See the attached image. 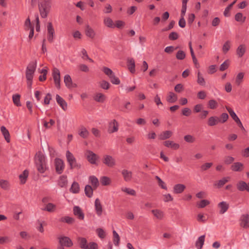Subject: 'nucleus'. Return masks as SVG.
<instances>
[{"label": "nucleus", "mask_w": 249, "mask_h": 249, "mask_svg": "<svg viewBox=\"0 0 249 249\" xmlns=\"http://www.w3.org/2000/svg\"><path fill=\"white\" fill-rule=\"evenodd\" d=\"M163 144L167 147H170L174 150H177L179 148V144L174 142L172 141H166L163 142Z\"/></svg>", "instance_id": "obj_21"}, {"label": "nucleus", "mask_w": 249, "mask_h": 249, "mask_svg": "<svg viewBox=\"0 0 249 249\" xmlns=\"http://www.w3.org/2000/svg\"><path fill=\"white\" fill-rule=\"evenodd\" d=\"M85 34L91 38H93L95 35L94 30L89 25L86 26Z\"/></svg>", "instance_id": "obj_27"}, {"label": "nucleus", "mask_w": 249, "mask_h": 249, "mask_svg": "<svg viewBox=\"0 0 249 249\" xmlns=\"http://www.w3.org/2000/svg\"><path fill=\"white\" fill-rule=\"evenodd\" d=\"M155 178L157 180L158 182L159 185L162 188L165 190H167V187L165 184L164 181H163L158 176L155 177Z\"/></svg>", "instance_id": "obj_55"}, {"label": "nucleus", "mask_w": 249, "mask_h": 249, "mask_svg": "<svg viewBox=\"0 0 249 249\" xmlns=\"http://www.w3.org/2000/svg\"><path fill=\"white\" fill-rule=\"evenodd\" d=\"M29 175V171L27 170H25L22 174L19 176V178L20 180V183L24 184L25 183L27 178Z\"/></svg>", "instance_id": "obj_31"}, {"label": "nucleus", "mask_w": 249, "mask_h": 249, "mask_svg": "<svg viewBox=\"0 0 249 249\" xmlns=\"http://www.w3.org/2000/svg\"><path fill=\"white\" fill-rule=\"evenodd\" d=\"M217 102L214 99L210 100L208 102V107L211 109H214L217 107Z\"/></svg>", "instance_id": "obj_53"}, {"label": "nucleus", "mask_w": 249, "mask_h": 249, "mask_svg": "<svg viewBox=\"0 0 249 249\" xmlns=\"http://www.w3.org/2000/svg\"><path fill=\"white\" fill-rule=\"evenodd\" d=\"M246 51V47L245 44L240 45L236 50V54L239 57H242Z\"/></svg>", "instance_id": "obj_26"}, {"label": "nucleus", "mask_w": 249, "mask_h": 249, "mask_svg": "<svg viewBox=\"0 0 249 249\" xmlns=\"http://www.w3.org/2000/svg\"><path fill=\"white\" fill-rule=\"evenodd\" d=\"M122 174L124 177V179L126 181H130L132 178V172L127 170H122Z\"/></svg>", "instance_id": "obj_33"}, {"label": "nucleus", "mask_w": 249, "mask_h": 249, "mask_svg": "<svg viewBox=\"0 0 249 249\" xmlns=\"http://www.w3.org/2000/svg\"><path fill=\"white\" fill-rule=\"evenodd\" d=\"M105 24L109 28H114L115 25L113 24V21L110 18H106L104 20Z\"/></svg>", "instance_id": "obj_47"}, {"label": "nucleus", "mask_w": 249, "mask_h": 249, "mask_svg": "<svg viewBox=\"0 0 249 249\" xmlns=\"http://www.w3.org/2000/svg\"><path fill=\"white\" fill-rule=\"evenodd\" d=\"M186 188L185 185L182 184H177L174 185L173 192L175 194H180L182 193Z\"/></svg>", "instance_id": "obj_20"}, {"label": "nucleus", "mask_w": 249, "mask_h": 249, "mask_svg": "<svg viewBox=\"0 0 249 249\" xmlns=\"http://www.w3.org/2000/svg\"><path fill=\"white\" fill-rule=\"evenodd\" d=\"M179 36L177 32H171L168 36L169 39L170 40H175L178 39Z\"/></svg>", "instance_id": "obj_60"}, {"label": "nucleus", "mask_w": 249, "mask_h": 249, "mask_svg": "<svg viewBox=\"0 0 249 249\" xmlns=\"http://www.w3.org/2000/svg\"><path fill=\"white\" fill-rule=\"evenodd\" d=\"M244 73L243 72H239L237 74L236 78V83L237 84V85H239L240 84L244 77Z\"/></svg>", "instance_id": "obj_64"}, {"label": "nucleus", "mask_w": 249, "mask_h": 249, "mask_svg": "<svg viewBox=\"0 0 249 249\" xmlns=\"http://www.w3.org/2000/svg\"><path fill=\"white\" fill-rule=\"evenodd\" d=\"M205 235L200 236L196 242V247L197 249H201L204 245L205 241Z\"/></svg>", "instance_id": "obj_32"}, {"label": "nucleus", "mask_w": 249, "mask_h": 249, "mask_svg": "<svg viewBox=\"0 0 249 249\" xmlns=\"http://www.w3.org/2000/svg\"><path fill=\"white\" fill-rule=\"evenodd\" d=\"M234 160V158L231 156H226L224 158V162L226 164L229 165L232 163Z\"/></svg>", "instance_id": "obj_61"}, {"label": "nucleus", "mask_w": 249, "mask_h": 249, "mask_svg": "<svg viewBox=\"0 0 249 249\" xmlns=\"http://www.w3.org/2000/svg\"><path fill=\"white\" fill-rule=\"evenodd\" d=\"M102 71L108 77H109L110 76H111L114 73L113 71L110 68L107 67H104L103 68Z\"/></svg>", "instance_id": "obj_56"}, {"label": "nucleus", "mask_w": 249, "mask_h": 249, "mask_svg": "<svg viewBox=\"0 0 249 249\" xmlns=\"http://www.w3.org/2000/svg\"><path fill=\"white\" fill-rule=\"evenodd\" d=\"M58 185L61 188H66L68 184L67 177L66 175H62L59 177L58 180Z\"/></svg>", "instance_id": "obj_16"}, {"label": "nucleus", "mask_w": 249, "mask_h": 249, "mask_svg": "<svg viewBox=\"0 0 249 249\" xmlns=\"http://www.w3.org/2000/svg\"><path fill=\"white\" fill-rule=\"evenodd\" d=\"M38 7L41 17L43 18H46L51 11V0H38Z\"/></svg>", "instance_id": "obj_1"}, {"label": "nucleus", "mask_w": 249, "mask_h": 249, "mask_svg": "<svg viewBox=\"0 0 249 249\" xmlns=\"http://www.w3.org/2000/svg\"><path fill=\"white\" fill-rule=\"evenodd\" d=\"M20 95L19 94H14L12 96L13 103L17 107H21V104L20 101Z\"/></svg>", "instance_id": "obj_36"}, {"label": "nucleus", "mask_w": 249, "mask_h": 249, "mask_svg": "<svg viewBox=\"0 0 249 249\" xmlns=\"http://www.w3.org/2000/svg\"><path fill=\"white\" fill-rule=\"evenodd\" d=\"M113 243L116 246H119L120 243V236L117 232L114 230L113 231Z\"/></svg>", "instance_id": "obj_46"}, {"label": "nucleus", "mask_w": 249, "mask_h": 249, "mask_svg": "<svg viewBox=\"0 0 249 249\" xmlns=\"http://www.w3.org/2000/svg\"><path fill=\"white\" fill-rule=\"evenodd\" d=\"M59 244L61 245L70 248L73 246V243L71 240L68 236H61L58 237Z\"/></svg>", "instance_id": "obj_6"}, {"label": "nucleus", "mask_w": 249, "mask_h": 249, "mask_svg": "<svg viewBox=\"0 0 249 249\" xmlns=\"http://www.w3.org/2000/svg\"><path fill=\"white\" fill-rule=\"evenodd\" d=\"M230 65V61L229 59L225 60L220 66L219 70L223 71L227 69Z\"/></svg>", "instance_id": "obj_52"}, {"label": "nucleus", "mask_w": 249, "mask_h": 249, "mask_svg": "<svg viewBox=\"0 0 249 249\" xmlns=\"http://www.w3.org/2000/svg\"><path fill=\"white\" fill-rule=\"evenodd\" d=\"M119 124L118 122L114 119L108 124L107 132L109 133H113L118 130Z\"/></svg>", "instance_id": "obj_8"}, {"label": "nucleus", "mask_w": 249, "mask_h": 249, "mask_svg": "<svg viewBox=\"0 0 249 249\" xmlns=\"http://www.w3.org/2000/svg\"><path fill=\"white\" fill-rule=\"evenodd\" d=\"M109 78L111 82L113 84L119 85L120 83L119 79L115 75L114 73Z\"/></svg>", "instance_id": "obj_54"}, {"label": "nucleus", "mask_w": 249, "mask_h": 249, "mask_svg": "<svg viewBox=\"0 0 249 249\" xmlns=\"http://www.w3.org/2000/svg\"><path fill=\"white\" fill-rule=\"evenodd\" d=\"M0 131L4 136L5 141L7 142H10V135L8 129H7L4 126H2L0 127Z\"/></svg>", "instance_id": "obj_24"}, {"label": "nucleus", "mask_w": 249, "mask_h": 249, "mask_svg": "<svg viewBox=\"0 0 249 249\" xmlns=\"http://www.w3.org/2000/svg\"><path fill=\"white\" fill-rule=\"evenodd\" d=\"M95 209L97 214L101 216L103 212V208L99 198H96L95 200Z\"/></svg>", "instance_id": "obj_17"}, {"label": "nucleus", "mask_w": 249, "mask_h": 249, "mask_svg": "<svg viewBox=\"0 0 249 249\" xmlns=\"http://www.w3.org/2000/svg\"><path fill=\"white\" fill-rule=\"evenodd\" d=\"M246 19V17H243L242 13H237L235 15V20L238 22H241L242 23L245 22Z\"/></svg>", "instance_id": "obj_44"}, {"label": "nucleus", "mask_w": 249, "mask_h": 249, "mask_svg": "<svg viewBox=\"0 0 249 249\" xmlns=\"http://www.w3.org/2000/svg\"><path fill=\"white\" fill-rule=\"evenodd\" d=\"M173 134V132L170 130H166L162 132L159 136V139L164 140L170 138Z\"/></svg>", "instance_id": "obj_23"}, {"label": "nucleus", "mask_w": 249, "mask_h": 249, "mask_svg": "<svg viewBox=\"0 0 249 249\" xmlns=\"http://www.w3.org/2000/svg\"><path fill=\"white\" fill-rule=\"evenodd\" d=\"M95 101L99 103H103L106 99L105 95L101 93H97L93 97Z\"/></svg>", "instance_id": "obj_37"}, {"label": "nucleus", "mask_w": 249, "mask_h": 249, "mask_svg": "<svg viewBox=\"0 0 249 249\" xmlns=\"http://www.w3.org/2000/svg\"><path fill=\"white\" fill-rule=\"evenodd\" d=\"M35 162L37 171L40 173H44L47 167L45 156L41 151H38L35 155Z\"/></svg>", "instance_id": "obj_2"}, {"label": "nucleus", "mask_w": 249, "mask_h": 249, "mask_svg": "<svg viewBox=\"0 0 249 249\" xmlns=\"http://www.w3.org/2000/svg\"><path fill=\"white\" fill-rule=\"evenodd\" d=\"M166 97V100L169 103H175L178 100L177 95L173 92H169Z\"/></svg>", "instance_id": "obj_29"}, {"label": "nucleus", "mask_w": 249, "mask_h": 249, "mask_svg": "<svg viewBox=\"0 0 249 249\" xmlns=\"http://www.w3.org/2000/svg\"><path fill=\"white\" fill-rule=\"evenodd\" d=\"M64 82L66 86L69 88L71 89V88L72 86V79L71 78V77L69 74H66L65 75L64 78Z\"/></svg>", "instance_id": "obj_35"}, {"label": "nucleus", "mask_w": 249, "mask_h": 249, "mask_svg": "<svg viewBox=\"0 0 249 249\" xmlns=\"http://www.w3.org/2000/svg\"><path fill=\"white\" fill-rule=\"evenodd\" d=\"M210 204V201L206 199H203L200 201L199 204H198V207L203 208Z\"/></svg>", "instance_id": "obj_63"}, {"label": "nucleus", "mask_w": 249, "mask_h": 249, "mask_svg": "<svg viewBox=\"0 0 249 249\" xmlns=\"http://www.w3.org/2000/svg\"><path fill=\"white\" fill-rule=\"evenodd\" d=\"M184 140L189 143H193L195 141V138L191 135H187L184 137Z\"/></svg>", "instance_id": "obj_62"}, {"label": "nucleus", "mask_w": 249, "mask_h": 249, "mask_svg": "<svg viewBox=\"0 0 249 249\" xmlns=\"http://www.w3.org/2000/svg\"><path fill=\"white\" fill-rule=\"evenodd\" d=\"M178 48V46L176 47H174L173 46H167L165 48L164 52L167 53H171L175 50H177Z\"/></svg>", "instance_id": "obj_59"}, {"label": "nucleus", "mask_w": 249, "mask_h": 249, "mask_svg": "<svg viewBox=\"0 0 249 249\" xmlns=\"http://www.w3.org/2000/svg\"><path fill=\"white\" fill-rule=\"evenodd\" d=\"M52 75L56 88L58 89H60V73L59 70L57 68H54L53 71Z\"/></svg>", "instance_id": "obj_4"}, {"label": "nucleus", "mask_w": 249, "mask_h": 249, "mask_svg": "<svg viewBox=\"0 0 249 249\" xmlns=\"http://www.w3.org/2000/svg\"><path fill=\"white\" fill-rule=\"evenodd\" d=\"M93 190H95L93 187L89 185H86L84 190L86 196L89 198L91 197L93 195Z\"/></svg>", "instance_id": "obj_28"}, {"label": "nucleus", "mask_w": 249, "mask_h": 249, "mask_svg": "<svg viewBox=\"0 0 249 249\" xmlns=\"http://www.w3.org/2000/svg\"><path fill=\"white\" fill-rule=\"evenodd\" d=\"M48 40L52 43L53 42L54 36V30L52 22H50L47 24Z\"/></svg>", "instance_id": "obj_9"}, {"label": "nucleus", "mask_w": 249, "mask_h": 249, "mask_svg": "<svg viewBox=\"0 0 249 249\" xmlns=\"http://www.w3.org/2000/svg\"><path fill=\"white\" fill-rule=\"evenodd\" d=\"M244 168V164L240 162H234L231 166V169L234 172H242Z\"/></svg>", "instance_id": "obj_12"}, {"label": "nucleus", "mask_w": 249, "mask_h": 249, "mask_svg": "<svg viewBox=\"0 0 249 249\" xmlns=\"http://www.w3.org/2000/svg\"><path fill=\"white\" fill-rule=\"evenodd\" d=\"M221 122L220 118L217 116H212L208 120V125L210 126H213Z\"/></svg>", "instance_id": "obj_15"}, {"label": "nucleus", "mask_w": 249, "mask_h": 249, "mask_svg": "<svg viewBox=\"0 0 249 249\" xmlns=\"http://www.w3.org/2000/svg\"><path fill=\"white\" fill-rule=\"evenodd\" d=\"M59 221L62 222H65L68 224H72L74 222L75 220L72 217H70L68 216H66L61 217L59 219Z\"/></svg>", "instance_id": "obj_38"}, {"label": "nucleus", "mask_w": 249, "mask_h": 249, "mask_svg": "<svg viewBox=\"0 0 249 249\" xmlns=\"http://www.w3.org/2000/svg\"><path fill=\"white\" fill-rule=\"evenodd\" d=\"M78 134L83 138L86 139L89 136V132L86 127L82 126L80 128Z\"/></svg>", "instance_id": "obj_34"}, {"label": "nucleus", "mask_w": 249, "mask_h": 249, "mask_svg": "<svg viewBox=\"0 0 249 249\" xmlns=\"http://www.w3.org/2000/svg\"><path fill=\"white\" fill-rule=\"evenodd\" d=\"M151 212L154 214V215L159 220H161L164 217L163 212L160 210H152Z\"/></svg>", "instance_id": "obj_30"}, {"label": "nucleus", "mask_w": 249, "mask_h": 249, "mask_svg": "<svg viewBox=\"0 0 249 249\" xmlns=\"http://www.w3.org/2000/svg\"><path fill=\"white\" fill-rule=\"evenodd\" d=\"M54 166L56 172L58 174H62L65 167L63 160L59 158H55L54 160Z\"/></svg>", "instance_id": "obj_5"}, {"label": "nucleus", "mask_w": 249, "mask_h": 249, "mask_svg": "<svg viewBox=\"0 0 249 249\" xmlns=\"http://www.w3.org/2000/svg\"><path fill=\"white\" fill-rule=\"evenodd\" d=\"M55 205L52 203H49L46 205L44 208L42 209V210L49 212H53L55 211Z\"/></svg>", "instance_id": "obj_41"}, {"label": "nucleus", "mask_w": 249, "mask_h": 249, "mask_svg": "<svg viewBox=\"0 0 249 249\" xmlns=\"http://www.w3.org/2000/svg\"><path fill=\"white\" fill-rule=\"evenodd\" d=\"M100 87L104 89H108L110 88V84L106 80H102L100 83Z\"/></svg>", "instance_id": "obj_57"}, {"label": "nucleus", "mask_w": 249, "mask_h": 249, "mask_svg": "<svg viewBox=\"0 0 249 249\" xmlns=\"http://www.w3.org/2000/svg\"><path fill=\"white\" fill-rule=\"evenodd\" d=\"M80 190L79 185L77 182L74 181L70 188V191L73 193L76 194L79 193Z\"/></svg>", "instance_id": "obj_40"}, {"label": "nucleus", "mask_w": 249, "mask_h": 249, "mask_svg": "<svg viewBox=\"0 0 249 249\" xmlns=\"http://www.w3.org/2000/svg\"><path fill=\"white\" fill-rule=\"evenodd\" d=\"M77 241L79 247L82 249H88V241L86 238L79 237L77 238Z\"/></svg>", "instance_id": "obj_18"}, {"label": "nucleus", "mask_w": 249, "mask_h": 249, "mask_svg": "<svg viewBox=\"0 0 249 249\" xmlns=\"http://www.w3.org/2000/svg\"><path fill=\"white\" fill-rule=\"evenodd\" d=\"M66 156L67 160L70 165L71 169L74 168L79 169L81 168V164L77 162L73 155L70 151L68 150L66 151Z\"/></svg>", "instance_id": "obj_3"}, {"label": "nucleus", "mask_w": 249, "mask_h": 249, "mask_svg": "<svg viewBox=\"0 0 249 249\" xmlns=\"http://www.w3.org/2000/svg\"><path fill=\"white\" fill-rule=\"evenodd\" d=\"M89 179L92 185L93 186L92 187H93L94 189H96L99 185V182L98 178L96 177L92 176H90Z\"/></svg>", "instance_id": "obj_39"}, {"label": "nucleus", "mask_w": 249, "mask_h": 249, "mask_svg": "<svg viewBox=\"0 0 249 249\" xmlns=\"http://www.w3.org/2000/svg\"><path fill=\"white\" fill-rule=\"evenodd\" d=\"M232 119L236 123L238 126L244 131H246L245 128L244 127L241 121L238 117V116L235 115L233 117H232Z\"/></svg>", "instance_id": "obj_49"}, {"label": "nucleus", "mask_w": 249, "mask_h": 249, "mask_svg": "<svg viewBox=\"0 0 249 249\" xmlns=\"http://www.w3.org/2000/svg\"><path fill=\"white\" fill-rule=\"evenodd\" d=\"M185 53L182 50H179L178 51L176 55V58L180 60L184 59L185 58Z\"/></svg>", "instance_id": "obj_51"}, {"label": "nucleus", "mask_w": 249, "mask_h": 249, "mask_svg": "<svg viewBox=\"0 0 249 249\" xmlns=\"http://www.w3.org/2000/svg\"><path fill=\"white\" fill-rule=\"evenodd\" d=\"M103 162L109 167H112L115 165V160L111 156L105 155Z\"/></svg>", "instance_id": "obj_10"}, {"label": "nucleus", "mask_w": 249, "mask_h": 249, "mask_svg": "<svg viewBox=\"0 0 249 249\" xmlns=\"http://www.w3.org/2000/svg\"><path fill=\"white\" fill-rule=\"evenodd\" d=\"M240 225L242 227L245 228L248 227V223H249V215L248 214H243L241 216L240 218Z\"/></svg>", "instance_id": "obj_19"}, {"label": "nucleus", "mask_w": 249, "mask_h": 249, "mask_svg": "<svg viewBox=\"0 0 249 249\" xmlns=\"http://www.w3.org/2000/svg\"><path fill=\"white\" fill-rule=\"evenodd\" d=\"M73 213L77 216L80 220H83L84 218V213L81 209L79 206H74L73 207Z\"/></svg>", "instance_id": "obj_14"}, {"label": "nucleus", "mask_w": 249, "mask_h": 249, "mask_svg": "<svg viewBox=\"0 0 249 249\" xmlns=\"http://www.w3.org/2000/svg\"><path fill=\"white\" fill-rule=\"evenodd\" d=\"M127 66L128 69L132 73H134L135 72V63L133 58L127 59Z\"/></svg>", "instance_id": "obj_22"}, {"label": "nucleus", "mask_w": 249, "mask_h": 249, "mask_svg": "<svg viewBox=\"0 0 249 249\" xmlns=\"http://www.w3.org/2000/svg\"><path fill=\"white\" fill-rule=\"evenodd\" d=\"M229 179V177H224L221 179L218 180L217 183L215 184V185L217 186L218 188H220L222 187L226 183L228 182Z\"/></svg>", "instance_id": "obj_45"}, {"label": "nucleus", "mask_w": 249, "mask_h": 249, "mask_svg": "<svg viewBox=\"0 0 249 249\" xmlns=\"http://www.w3.org/2000/svg\"><path fill=\"white\" fill-rule=\"evenodd\" d=\"M100 181L102 185L107 186L110 184V179L107 177L103 176L100 179Z\"/></svg>", "instance_id": "obj_48"}, {"label": "nucleus", "mask_w": 249, "mask_h": 249, "mask_svg": "<svg viewBox=\"0 0 249 249\" xmlns=\"http://www.w3.org/2000/svg\"><path fill=\"white\" fill-rule=\"evenodd\" d=\"M56 100L63 110L65 111L67 109V102L58 94L56 95Z\"/></svg>", "instance_id": "obj_13"}, {"label": "nucleus", "mask_w": 249, "mask_h": 249, "mask_svg": "<svg viewBox=\"0 0 249 249\" xmlns=\"http://www.w3.org/2000/svg\"><path fill=\"white\" fill-rule=\"evenodd\" d=\"M86 158L88 161L91 164H96V160L99 157L90 150H88L86 154Z\"/></svg>", "instance_id": "obj_7"}, {"label": "nucleus", "mask_w": 249, "mask_h": 249, "mask_svg": "<svg viewBox=\"0 0 249 249\" xmlns=\"http://www.w3.org/2000/svg\"><path fill=\"white\" fill-rule=\"evenodd\" d=\"M35 72V71L30 70L29 68H26V79L30 80L31 78H33L34 74Z\"/></svg>", "instance_id": "obj_50"}, {"label": "nucleus", "mask_w": 249, "mask_h": 249, "mask_svg": "<svg viewBox=\"0 0 249 249\" xmlns=\"http://www.w3.org/2000/svg\"><path fill=\"white\" fill-rule=\"evenodd\" d=\"M236 187L240 191H246L249 192V183H247L244 181H240L237 183Z\"/></svg>", "instance_id": "obj_11"}, {"label": "nucleus", "mask_w": 249, "mask_h": 249, "mask_svg": "<svg viewBox=\"0 0 249 249\" xmlns=\"http://www.w3.org/2000/svg\"><path fill=\"white\" fill-rule=\"evenodd\" d=\"M0 186L2 189L7 190L9 189L10 184L7 180L0 179Z\"/></svg>", "instance_id": "obj_43"}, {"label": "nucleus", "mask_w": 249, "mask_h": 249, "mask_svg": "<svg viewBox=\"0 0 249 249\" xmlns=\"http://www.w3.org/2000/svg\"><path fill=\"white\" fill-rule=\"evenodd\" d=\"M197 83L202 86H205L206 85L205 79L199 71L197 72Z\"/></svg>", "instance_id": "obj_42"}, {"label": "nucleus", "mask_w": 249, "mask_h": 249, "mask_svg": "<svg viewBox=\"0 0 249 249\" xmlns=\"http://www.w3.org/2000/svg\"><path fill=\"white\" fill-rule=\"evenodd\" d=\"M218 207L220 208V210L219 213L220 214H223L225 213L229 209V205L226 202L222 201L218 204Z\"/></svg>", "instance_id": "obj_25"}, {"label": "nucleus", "mask_w": 249, "mask_h": 249, "mask_svg": "<svg viewBox=\"0 0 249 249\" xmlns=\"http://www.w3.org/2000/svg\"><path fill=\"white\" fill-rule=\"evenodd\" d=\"M230 41H227L223 45L222 51L224 53H226L230 49Z\"/></svg>", "instance_id": "obj_58"}]
</instances>
